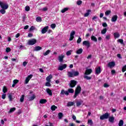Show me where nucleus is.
I'll return each instance as SVG.
<instances>
[{"label":"nucleus","instance_id":"14","mask_svg":"<svg viewBox=\"0 0 126 126\" xmlns=\"http://www.w3.org/2000/svg\"><path fill=\"white\" fill-rule=\"evenodd\" d=\"M46 91L48 95H49V96H53V93L52 92V90L50 89L49 88H47L46 89Z\"/></svg>","mask_w":126,"mask_h":126},{"label":"nucleus","instance_id":"62","mask_svg":"<svg viewBox=\"0 0 126 126\" xmlns=\"http://www.w3.org/2000/svg\"><path fill=\"white\" fill-rule=\"evenodd\" d=\"M27 63H28L26 61H25L23 63V65H24V66H25L26 65H27Z\"/></svg>","mask_w":126,"mask_h":126},{"label":"nucleus","instance_id":"38","mask_svg":"<svg viewBox=\"0 0 126 126\" xmlns=\"http://www.w3.org/2000/svg\"><path fill=\"white\" fill-rule=\"evenodd\" d=\"M107 32V28H104L101 31V34L104 35V34H106V32Z\"/></svg>","mask_w":126,"mask_h":126},{"label":"nucleus","instance_id":"58","mask_svg":"<svg viewBox=\"0 0 126 126\" xmlns=\"http://www.w3.org/2000/svg\"><path fill=\"white\" fill-rule=\"evenodd\" d=\"M110 86L109 85H108V84L107 83H105L104 84V87H105V88H108V87H109Z\"/></svg>","mask_w":126,"mask_h":126},{"label":"nucleus","instance_id":"33","mask_svg":"<svg viewBox=\"0 0 126 126\" xmlns=\"http://www.w3.org/2000/svg\"><path fill=\"white\" fill-rule=\"evenodd\" d=\"M58 117H59V119L61 120V119H62L63 117V113L60 112L58 114Z\"/></svg>","mask_w":126,"mask_h":126},{"label":"nucleus","instance_id":"3","mask_svg":"<svg viewBox=\"0 0 126 126\" xmlns=\"http://www.w3.org/2000/svg\"><path fill=\"white\" fill-rule=\"evenodd\" d=\"M109 117H110V113L106 112L104 114L100 116L99 119L101 121H103L104 120H107V119H109Z\"/></svg>","mask_w":126,"mask_h":126},{"label":"nucleus","instance_id":"32","mask_svg":"<svg viewBox=\"0 0 126 126\" xmlns=\"http://www.w3.org/2000/svg\"><path fill=\"white\" fill-rule=\"evenodd\" d=\"M68 10V8L67 7L64 8L63 9L61 10V12L62 13H64V12H65L66 11H67Z\"/></svg>","mask_w":126,"mask_h":126},{"label":"nucleus","instance_id":"57","mask_svg":"<svg viewBox=\"0 0 126 126\" xmlns=\"http://www.w3.org/2000/svg\"><path fill=\"white\" fill-rule=\"evenodd\" d=\"M33 30H35V27L34 26H32L30 29V31H33Z\"/></svg>","mask_w":126,"mask_h":126},{"label":"nucleus","instance_id":"2","mask_svg":"<svg viewBox=\"0 0 126 126\" xmlns=\"http://www.w3.org/2000/svg\"><path fill=\"white\" fill-rule=\"evenodd\" d=\"M81 92V87L79 85L77 86V87L76 88L75 90V94L73 96L74 99H75L79 94H80V93Z\"/></svg>","mask_w":126,"mask_h":126},{"label":"nucleus","instance_id":"9","mask_svg":"<svg viewBox=\"0 0 126 126\" xmlns=\"http://www.w3.org/2000/svg\"><path fill=\"white\" fill-rule=\"evenodd\" d=\"M48 30H49V26L44 27L41 30L42 34H45L46 32H48Z\"/></svg>","mask_w":126,"mask_h":126},{"label":"nucleus","instance_id":"31","mask_svg":"<svg viewBox=\"0 0 126 126\" xmlns=\"http://www.w3.org/2000/svg\"><path fill=\"white\" fill-rule=\"evenodd\" d=\"M50 53H51V50H48L44 53H43V56H48Z\"/></svg>","mask_w":126,"mask_h":126},{"label":"nucleus","instance_id":"7","mask_svg":"<svg viewBox=\"0 0 126 126\" xmlns=\"http://www.w3.org/2000/svg\"><path fill=\"white\" fill-rule=\"evenodd\" d=\"M32 77H33V75L32 74H30V75L27 76L26 78L25 84H28V83H29V81H30V79H31V78H32Z\"/></svg>","mask_w":126,"mask_h":126},{"label":"nucleus","instance_id":"29","mask_svg":"<svg viewBox=\"0 0 126 126\" xmlns=\"http://www.w3.org/2000/svg\"><path fill=\"white\" fill-rule=\"evenodd\" d=\"M58 109V107L56 106V105H53L51 107V110L52 111H56V109Z\"/></svg>","mask_w":126,"mask_h":126},{"label":"nucleus","instance_id":"28","mask_svg":"<svg viewBox=\"0 0 126 126\" xmlns=\"http://www.w3.org/2000/svg\"><path fill=\"white\" fill-rule=\"evenodd\" d=\"M16 110V108L13 107L10 109V110L8 111V114H11V113H13Z\"/></svg>","mask_w":126,"mask_h":126},{"label":"nucleus","instance_id":"41","mask_svg":"<svg viewBox=\"0 0 126 126\" xmlns=\"http://www.w3.org/2000/svg\"><path fill=\"white\" fill-rule=\"evenodd\" d=\"M8 97L9 99L10 102H11L12 101V95H11V94H9Z\"/></svg>","mask_w":126,"mask_h":126},{"label":"nucleus","instance_id":"54","mask_svg":"<svg viewBox=\"0 0 126 126\" xmlns=\"http://www.w3.org/2000/svg\"><path fill=\"white\" fill-rule=\"evenodd\" d=\"M76 106H77V107H79V106H81V102L77 101L76 102Z\"/></svg>","mask_w":126,"mask_h":126},{"label":"nucleus","instance_id":"8","mask_svg":"<svg viewBox=\"0 0 126 126\" xmlns=\"http://www.w3.org/2000/svg\"><path fill=\"white\" fill-rule=\"evenodd\" d=\"M83 46H86L87 48H90V42L87 40L84 41L83 42Z\"/></svg>","mask_w":126,"mask_h":126},{"label":"nucleus","instance_id":"53","mask_svg":"<svg viewBox=\"0 0 126 126\" xmlns=\"http://www.w3.org/2000/svg\"><path fill=\"white\" fill-rule=\"evenodd\" d=\"M13 83H14V84H16V85L17 83H18V82H19V80H17V79H15V80H14L13 81Z\"/></svg>","mask_w":126,"mask_h":126},{"label":"nucleus","instance_id":"10","mask_svg":"<svg viewBox=\"0 0 126 126\" xmlns=\"http://www.w3.org/2000/svg\"><path fill=\"white\" fill-rule=\"evenodd\" d=\"M67 65L66 64H64L62 65L59 66L58 67V70H63L65 68H66Z\"/></svg>","mask_w":126,"mask_h":126},{"label":"nucleus","instance_id":"35","mask_svg":"<svg viewBox=\"0 0 126 126\" xmlns=\"http://www.w3.org/2000/svg\"><path fill=\"white\" fill-rule=\"evenodd\" d=\"M118 125H119V126H124V120H121L119 121Z\"/></svg>","mask_w":126,"mask_h":126},{"label":"nucleus","instance_id":"11","mask_svg":"<svg viewBox=\"0 0 126 126\" xmlns=\"http://www.w3.org/2000/svg\"><path fill=\"white\" fill-rule=\"evenodd\" d=\"M116 65V63L115 62H109L108 64V66H109V67H114Z\"/></svg>","mask_w":126,"mask_h":126},{"label":"nucleus","instance_id":"6","mask_svg":"<svg viewBox=\"0 0 126 126\" xmlns=\"http://www.w3.org/2000/svg\"><path fill=\"white\" fill-rule=\"evenodd\" d=\"M74 35H75V31H72L70 34V38H69L70 41H72L74 39Z\"/></svg>","mask_w":126,"mask_h":126},{"label":"nucleus","instance_id":"64","mask_svg":"<svg viewBox=\"0 0 126 126\" xmlns=\"http://www.w3.org/2000/svg\"><path fill=\"white\" fill-rule=\"evenodd\" d=\"M69 126H75V125L73 123H70L69 124Z\"/></svg>","mask_w":126,"mask_h":126},{"label":"nucleus","instance_id":"24","mask_svg":"<svg viewBox=\"0 0 126 126\" xmlns=\"http://www.w3.org/2000/svg\"><path fill=\"white\" fill-rule=\"evenodd\" d=\"M83 52V49H82V48H80L76 51V54H77V55H80Z\"/></svg>","mask_w":126,"mask_h":126},{"label":"nucleus","instance_id":"51","mask_svg":"<svg viewBox=\"0 0 126 126\" xmlns=\"http://www.w3.org/2000/svg\"><path fill=\"white\" fill-rule=\"evenodd\" d=\"M110 38H111V34H108L105 36L106 40H110Z\"/></svg>","mask_w":126,"mask_h":126},{"label":"nucleus","instance_id":"61","mask_svg":"<svg viewBox=\"0 0 126 126\" xmlns=\"http://www.w3.org/2000/svg\"><path fill=\"white\" fill-rule=\"evenodd\" d=\"M117 57L119 58V59H122V55L120 54H117Z\"/></svg>","mask_w":126,"mask_h":126},{"label":"nucleus","instance_id":"1","mask_svg":"<svg viewBox=\"0 0 126 126\" xmlns=\"http://www.w3.org/2000/svg\"><path fill=\"white\" fill-rule=\"evenodd\" d=\"M0 6L2 8L0 10V13H1V14H4L5 12H6L5 10L8 8V4L0 1Z\"/></svg>","mask_w":126,"mask_h":126},{"label":"nucleus","instance_id":"16","mask_svg":"<svg viewBox=\"0 0 126 126\" xmlns=\"http://www.w3.org/2000/svg\"><path fill=\"white\" fill-rule=\"evenodd\" d=\"M118 20V16L117 15H114L111 19L112 22H116Z\"/></svg>","mask_w":126,"mask_h":126},{"label":"nucleus","instance_id":"18","mask_svg":"<svg viewBox=\"0 0 126 126\" xmlns=\"http://www.w3.org/2000/svg\"><path fill=\"white\" fill-rule=\"evenodd\" d=\"M95 73L96 74H100L101 73V67H98L95 68Z\"/></svg>","mask_w":126,"mask_h":126},{"label":"nucleus","instance_id":"49","mask_svg":"<svg viewBox=\"0 0 126 126\" xmlns=\"http://www.w3.org/2000/svg\"><path fill=\"white\" fill-rule=\"evenodd\" d=\"M26 11H29L30 10V7L29 6H26L25 7Z\"/></svg>","mask_w":126,"mask_h":126},{"label":"nucleus","instance_id":"50","mask_svg":"<svg viewBox=\"0 0 126 126\" xmlns=\"http://www.w3.org/2000/svg\"><path fill=\"white\" fill-rule=\"evenodd\" d=\"M81 37H79L77 40V44H80L81 43Z\"/></svg>","mask_w":126,"mask_h":126},{"label":"nucleus","instance_id":"13","mask_svg":"<svg viewBox=\"0 0 126 126\" xmlns=\"http://www.w3.org/2000/svg\"><path fill=\"white\" fill-rule=\"evenodd\" d=\"M41 50H42V47L37 46L34 47V49H33V51L38 52L39 51H41Z\"/></svg>","mask_w":126,"mask_h":126},{"label":"nucleus","instance_id":"5","mask_svg":"<svg viewBox=\"0 0 126 126\" xmlns=\"http://www.w3.org/2000/svg\"><path fill=\"white\" fill-rule=\"evenodd\" d=\"M37 43V40L36 39H32L29 40L28 41V45L30 46H33V45H35Z\"/></svg>","mask_w":126,"mask_h":126},{"label":"nucleus","instance_id":"37","mask_svg":"<svg viewBox=\"0 0 126 126\" xmlns=\"http://www.w3.org/2000/svg\"><path fill=\"white\" fill-rule=\"evenodd\" d=\"M68 76H69V77H73V76H74L73 73L68 71Z\"/></svg>","mask_w":126,"mask_h":126},{"label":"nucleus","instance_id":"60","mask_svg":"<svg viewBox=\"0 0 126 126\" xmlns=\"http://www.w3.org/2000/svg\"><path fill=\"white\" fill-rule=\"evenodd\" d=\"M47 33L48 34H51V33H53V31H52V30H48Z\"/></svg>","mask_w":126,"mask_h":126},{"label":"nucleus","instance_id":"25","mask_svg":"<svg viewBox=\"0 0 126 126\" xmlns=\"http://www.w3.org/2000/svg\"><path fill=\"white\" fill-rule=\"evenodd\" d=\"M120 33L119 32H114V36L115 39H117V38H120Z\"/></svg>","mask_w":126,"mask_h":126},{"label":"nucleus","instance_id":"44","mask_svg":"<svg viewBox=\"0 0 126 126\" xmlns=\"http://www.w3.org/2000/svg\"><path fill=\"white\" fill-rule=\"evenodd\" d=\"M10 52H11V49L9 47L6 48V53H9Z\"/></svg>","mask_w":126,"mask_h":126},{"label":"nucleus","instance_id":"45","mask_svg":"<svg viewBox=\"0 0 126 126\" xmlns=\"http://www.w3.org/2000/svg\"><path fill=\"white\" fill-rule=\"evenodd\" d=\"M84 78H85L86 79H87V80H90L91 79L92 77H89L88 76H84Z\"/></svg>","mask_w":126,"mask_h":126},{"label":"nucleus","instance_id":"17","mask_svg":"<svg viewBox=\"0 0 126 126\" xmlns=\"http://www.w3.org/2000/svg\"><path fill=\"white\" fill-rule=\"evenodd\" d=\"M36 98V95L35 94H33L32 95L28 98V101H33Z\"/></svg>","mask_w":126,"mask_h":126},{"label":"nucleus","instance_id":"19","mask_svg":"<svg viewBox=\"0 0 126 126\" xmlns=\"http://www.w3.org/2000/svg\"><path fill=\"white\" fill-rule=\"evenodd\" d=\"M108 121L110 123H114L115 121V117H114V116L109 117Z\"/></svg>","mask_w":126,"mask_h":126},{"label":"nucleus","instance_id":"43","mask_svg":"<svg viewBox=\"0 0 126 126\" xmlns=\"http://www.w3.org/2000/svg\"><path fill=\"white\" fill-rule=\"evenodd\" d=\"M51 82L48 81L47 82L45 83V86H47V87H50L51 86Z\"/></svg>","mask_w":126,"mask_h":126},{"label":"nucleus","instance_id":"27","mask_svg":"<svg viewBox=\"0 0 126 126\" xmlns=\"http://www.w3.org/2000/svg\"><path fill=\"white\" fill-rule=\"evenodd\" d=\"M74 105V102L72 101H69L67 104V107H71V106H73Z\"/></svg>","mask_w":126,"mask_h":126},{"label":"nucleus","instance_id":"63","mask_svg":"<svg viewBox=\"0 0 126 126\" xmlns=\"http://www.w3.org/2000/svg\"><path fill=\"white\" fill-rule=\"evenodd\" d=\"M5 97H6V94H3L2 95V99H5Z\"/></svg>","mask_w":126,"mask_h":126},{"label":"nucleus","instance_id":"39","mask_svg":"<svg viewBox=\"0 0 126 126\" xmlns=\"http://www.w3.org/2000/svg\"><path fill=\"white\" fill-rule=\"evenodd\" d=\"M24 97H25V95L24 94L22 95L21 98H20V102H23L24 101Z\"/></svg>","mask_w":126,"mask_h":126},{"label":"nucleus","instance_id":"40","mask_svg":"<svg viewBox=\"0 0 126 126\" xmlns=\"http://www.w3.org/2000/svg\"><path fill=\"white\" fill-rule=\"evenodd\" d=\"M73 74L74 76H78V75H79V72H78V71H74L73 73Z\"/></svg>","mask_w":126,"mask_h":126},{"label":"nucleus","instance_id":"34","mask_svg":"<svg viewBox=\"0 0 126 126\" xmlns=\"http://www.w3.org/2000/svg\"><path fill=\"white\" fill-rule=\"evenodd\" d=\"M36 21H37V22H41L42 21V18H41V17H37Z\"/></svg>","mask_w":126,"mask_h":126},{"label":"nucleus","instance_id":"21","mask_svg":"<svg viewBox=\"0 0 126 126\" xmlns=\"http://www.w3.org/2000/svg\"><path fill=\"white\" fill-rule=\"evenodd\" d=\"M63 58H64V56L61 55L59 56V62L60 63H63Z\"/></svg>","mask_w":126,"mask_h":126},{"label":"nucleus","instance_id":"46","mask_svg":"<svg viewBox=\"0 0 126 126\" xmlns=\"http://www.w3.org/2000/svg\"><path fill=\"white\" fill-rule=\"evenodd\" d=\"M50 26L52 29H55L57 27V25H56V24H52Z\"/></svg>","mask_w":126,"mask_h":126},{"label":"nucleus","instance_id":"4","mask_svg":"<svg viewBox=\"0 0 126 126\" xmlns=\"http://www.w3.org/2000/svg\"><path fill=\"white\" fill-rule=\"evenodd\" d=\"M76 84H77V81L74 80H72L70 81L69 87L71 88H73V87H75Z\"/></svg>","mask_w":126,"mask_h":126},{"label":"nucleus","instance_id":"42","mask_svg":"<svg viewBox=\"0 0 126 126\" xmlns=\"http://www.w3.org/2000/svg\"><path fill=\"white\" fill-rule=\"evenodd\" d=\"M112 13V11H111V10H107L105 13V14L106 16L109 15L110 14H111Z\"/></svg>","mask_w":126,"mask_h":126},{"label":"nucleus","instance_id":"23","mask_svg":"<svg viewBox=\"0 0 126 126\" xmlns=\"http://www.w3.org/2000/svg\"><path fill=\"white\" fill-rule=\"evenodd\" d=\"M52 78H53V76L52 75H49L46 77V80L51 82V79H52Z\"/></svg>","mask_w":126,"mask_h":126},{"label":"nucleus","instance_id":"52","mask_svg":"<svg viewBox=\"0 0 126 126\" xmlns=\"http://www.w3.org/2000/svg\"><path fill=\"white\" fill-rule=\"evenodd\" d=\"M118 42H119V43H121L122 45L124 44V40L122 39H119L118 40Z\"/></svg>","mask_w":126,"mask_h":126},{"label":"nucleus","instance_id":"22","mask_svg":"<svg viewBox=\"0 0 126 126\" xmlns=\"http://www.w3.org/2000/svg\"><path fill=\"white\" fill-rule=\"evenodd\" d=\"M47 102V100L46 99H41L39 100L40 104H46Z\"/></svg>","mask_w":126,"mask_h":126},{"label":"nucleus","instance_id":"55","mask_svg":"<svg viewBox=\"0 0 126 126\" xmlns=\"http://www.w3.org/2000/svg\"><path fill=\"white\" fill-rule=\"evenodd\" d=\"M81 3H82V1H81V0H78L77 1V4L78 5H80L81 4Z\"/></svg>","mask_w":126,"mask_h":126},{"label":"nucleus","instance_id":"56","mask_svg":"<svg viewBox=\"0 0 126 126\" xmlns=\"http://www.w3.org/2000/svg\"><path fill=\"white\" fill-rule=\"evenodd\" d=\"M102 26L103 27H108V24H107V23H102Z\"/></svg>","mask_w":126,"mask_h":126},{"label":"nucleus","instance_id":"12","mask_svg":"<svg viewBox=\"0 0 126 126\" xmlns=\"http://www.w3.org/2000/svg\"><path fill=\"white\" fill-rule=\"evenodd\" d=\"M92 72V69H88L86 70L85 72V75H89Z\"/></svg>","mask_w":126,"mask_h":126},{"label":"nucleus","instance_id":"59","mask_svg":"<svg viewBox=\"0 0 126 126\" xmlns=\"http://www.w3.org/2000/svg\"><path fill=\"white\" fill-rule=\"evenodd\" d=\"M29 28V26L26 25L24 28V30H27V29H28Z\"/></svg>","mask_w":126,"mask_h":126},{"label":"nucleus","instance_id":"15","mask_svg":"<svg viewBox=\"0 0 126 126\" xmlns=\"http://www.w3.org/2000/svg\"><path fill=\"white\" fill-rule=\"evenodd\" d=\"M60 94H61V95H62L63 96L64 94L68 95V92L64 91V90L63 89V90H62Z\"/></svg>","mask_w":126,"mask_h":126},{"label":"nucleus","instance_id":"20","mask_svg":"<svg viewBox=\"0 0 126 126\" xmlns=\"http://www.w3.org/2000/svg\"><path fill=\"white\" fill-rule=\"evenodd\" d=\"M90 12H91V9L87 10V13H85L84 15V17H87L88 16H89L90 14Z\"/></svg>","mask_w":126,"mask_h":126},{"label":"nucleus","instance_id":"26","mask_svg":"<svg viewBox=\"0 0 126 126\" xmlns=\"http://www.w3.org/2000/svg\"><path fill=\"white\" fill-rule=\"evenodd\" d=\"M91 39L92 41H93L94 42H97V37H95L94 35H92Z\"/></svg>","mask_w":126,"mask_h":126},{"label":"nucleus","instance_id":"47","mask_svg":"<svg viewBox=\"0 0 126 126\" xmlns=\"http://www.w3.org/2000/svg\"><path fill=\"white\" fill-rule=\"evenodd\" d=\"M88 124H90L91 126H92V125H93V121H92V120H88Z\"/></svg>","mask_w":126,"mask_h":126},{"label":"nucleus","instance_id":"30","mask_svg":"<svg viewBox=\"0 0 126 126\" xmlns=\"http://www.w3.org/2000/svg\"><path fill=\"white\" fill-rule=\"evenodd\" d=\"M67 92H68V94L69 93L72 94L74 93V90L73 89H68Z\"/></svg>","mask_w":126,"mask_h":126},{"label":"nucleus","instance_id":"48","mask_svg":"<svg viewBox=\"0 0 126 126\" xmlns=\"http://www.w3.org/2000/svg\"><path fill=\"white\" fill-rule=\"evenodd\" d=\"M71 50L68 51L66 53V56H70L71 55Z\"/></svg>","mask_w":126,"mask_h":126},{"label":"nucleus","instance_id":"36","mask_svg":"<svg viewBox=\"0 0 126 126\" xmlns=\"http://www.w3.org/2000/svg\"><path fill=\"white\" fill-rule=\"evenodd\" d=\"M2 91L3 93H6V92H7V88H6V87H3Z\"/></svg>","mask_w":126,"mask_h":126}]
</instances>
